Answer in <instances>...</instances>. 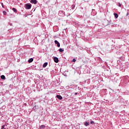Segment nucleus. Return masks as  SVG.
<instances>
[{
  "instance_id": "1",
  "label": "nucleus",
  "mask_w": 129,
  "mask_h": 129,
  "mask_svg": "<svg viewBox=\"0 0 129 129\" xmlns=\"http://www.w3.org/2000/svg\"><path fill=\"white\" fill-rule=\"evenodd\" d=\"M24 8L26 9V10H31V8H32V4H26L24 5Z\"/></svg>"
},
{
  "instance_id": "2",
  "label": "nucleus",
  "mask_w": 129,
  "mask_h": 129,
  "mask_svg": "<svg viewBox=\"0 0 129 129\" xmlns=\"http://www.w3.org/2000/svg\"><path fill=\"white\" fill-rule=\"evenodd\" d=\"M58 15L60 17H64L65 16V12L63 11H60L58 12Z\"/></svg>"
},
{
  "instance_id": "3",
  "label": "nucleus",
  "mask_w": 129,
  "mask_h": 129,
  "mask_svg": "<svg viewBox=\"0 0 129 129\" xmlns=\"http://www.w3.org/2000/svg\"><path fill=\"white\" fill-rule=\"evenodd\" d=\"M53 60H54L55 63H58V62H59V58H58V57H54L53 58Z\"/></svg>"
},
{
  "instance_id": "4",
  "label": "nucleus",
  "mask_w": 129,
  "mask_h": 129,
  "mask_svg": "<svg viewBox=\"0 0 129 129\" xmlns=\"http://www.w3.org/2000/svg\"><path fill=\"white\" fill-rule=\"evenodd\" d=\"M54 43L57 45V47H60V43H59V41H58L57 40H55Z\"/></svg>"
},
{
  "instance_id": "5",
  "label": "nucleus",
  "mask_w": 129,
  "mask_h": 129,
  "mask_svg": "<svg viewBox=\"0 0 129 129\" xmlns=\"http://www.w3.org/2000/svg\"><path fill=\"white\" fill-rule=\"evenodd\" d=\"M31 4H33L34 5H36L37 4V0H31L30 1Z\"/></svg>"
},
{
  "instance_id": "6",
  "label": "nucleus",
  "mask_w": 129,
  "mask_h": 129,
  "mask_svg": "<svg viewBox=\"0 0 129 129\" xmlns=\"http://www.w3.org/2000/svg\"><path fill=\"white\" fill-rule=\"evenodd\" d=\"M56 97L57 98H58V99H59V100H62V97L61 96V95H56Z\"/></svg>"
},
{
  "instance_id": "7",
  "label": "nucleus",
  "mask_w": 129,
  "mask_h": 129,
  "mask_svg": "<svg viewBox=\"0 0 129 129\" xmlns=\"http://www.w3.org/2000/svg\"><path fill=\"white\" fill-rule=\"evenodd\" d=\"M33 61H34V58H31L28 60V62L29 63H32V62H33Z\"/></svg>"
},
{
  "instance_id": "8",
  "label": "nucleus",
  "mask_w": 129,
  "mask_h": 129,
  "mask_svg": "<svg viewBox=\"0 0 129 129\" xmlns=\"http://www.w3.org/2000/svg\"><path fill=\"white\" fill-rule=\"evenodd\" d=\"M48 65V62H44L43 64V68H45V67Z\"/></svg>"
},
{
  "instance_id": "9",
  "label": "nucleus",
  "mask_w": 129,
  "mask_h": 129,
  "mask_svg": "<svg viewBox=\"0 0 129 129\" xmlns=\"http://www.w3.org/2000/svg\"><path fill=\"white\" fill-rule=\"evenodd\" d=\"M1 79H3V80H6V76L5 75H2L1 76Z\"/></svg>"
},
{
  "instance_id": "10",
  "label": "nucleus",
  "mask_w": 129,
  "mask_h": 129,
  "mask_svg": "<svg viewBox=\"0 0 129 129\" xmlns=\"http://www.w3.org/2000/svg\"><path fill=\"white\" fill-rule=\"evenodd\" d=\"M45 127V125H41L40 126L39 129H44Z\"/></svg>"
},
{
  "instance_id": "11",
  "label": "nucleus",
  "mask_w": 129,
  "mask_h": 129,
  "mask_svg": "<svg viewBox=\"0 0 129 129\" xmlns=\"http://www.w3.org/2000/svg\"><path fill=\"white\" fill-rule=\"evenodd\" d=\"M84 125L85 126H88V125H89V122H85Z\"/></svg>"
},
{
  "instance_id": "12",
  "label": "nucleus",
  "mask_w": 129,
  "mask_h": 129,
  "mask_svg": "<svg viewBox=\"0 0 129 129\" xmlns=\"http://www.w3.org/2000/svg\"><path fill=\"white\" fill-rule=\"evenodd\" d=\"M114 16L116 19H117L118 18V15L116 13H114Z\"/></svg>"
},
{
  "instance_id": "13",
  "label": "nucleus",
  "mask_w": 129,
  "mask_h": 129,
  "mask_svg": "<svg viewBox=\"0 0 129 129\" xmlns=\"http://www.w3.org/2000/svg\"><path fill=\"white\" fill-rule=\"evenodd\" d=\"M12 10L13 11V12H14V13H17V9H16V8H13V9H12Z\"/></svg>"
},
{
  "instance_id": "14",
  "label": "nucleus",
  "mask_w": 129,
  "mask_h": 129,
  "mask_svg": "<svg viewBox=\"0 0 129 129\" xmlns=\"http://www.w3.org/2000/svg\"><path fill=\"white\" fill-rule=\"evenodd\" d=\"M58 51L61 52H64V49L60 48Z\"/></svg>"
},
{
  "instance_id": "15",
  "label": "nucleus",
  "mask_w": 129,
  "mask_h": 129,
  "mask_svg": "<svg viewBox=\"0 0 129 129\" xmlns=\"http://www.w3.org/2000/svg\"><path fill=\"white\" fill-rule=\"evenodd\" d=\"M75 8V5L73 4L72 6V9H74Z\"/></svg>"
},
{
  "instance_id": "16",
  "label": "nucleus",
  "mask_w": 129,
  "mask_h": 129,
  "mask_svg": "<svg viewBox=\"0 0 129 129\" xmlns=\"http://www.w3.org/2000/svg\"><path fill=\"white\" fill-rule=\"evenodd\" d=\"M117 6L118 7H121V4L120 3H118Z\"/></svg>"
},
{
  "instance_id": "17",
  "label": "nucleus",
  "mask_w": 129,
  "mask_h": 129,
  "mask_svg": "<svg viewBox=\"0 0 129 129\" xmlns=\"http://www.w3.org/2000/svg\"><path fill=\"white\" fill-rule=\"evenodd\" d=\"M1 5L2 6V8H3V9H5V6H4V3H1Z\"/></svg>"
},
{
  "instance_id": "18",
  "label": "nucleus",
  "mask_w": 129,
  "mask_h": 129,
  "mask_svg": "<svg viewBox=\"0 0 129 129\" xmlns=\"http://www.w3.org/2000/svg\"><path fill=\"white\" fill-rule=\"evenodd\" d=\"M3 14H4V15H7V12H6V11H3Z\"/></svg>"
},
{
  "instance_id": "19",
  "label": "nucleus",
  "mask_w": 129,
  "mask_h": 129,
  "mask_svg": "<svg viewBox=\"0 0 129 129\" xmlns=\"http://www.w3.org/2000/svg\"><path fill=\"white\" fill-rule=\"evenodd\" d=\"M5 125H2V127H1V129L5 128Z\"/></svg>"
},
{
  "instance_id": "20",
  "label": "nucleus",
  "mask_w": 129,
  "mask_h": 129,
  "mask_svg": "<svg viewBox=\"0 0 129 129\" xmlns=\"http://www.w3.org/2000/svg\"><path fill=\"white\" fill-rule=\"evenodd\" d=\"M72 62H76V59L74 58V59H73Z\"/></svg>"
},
{
  "instance_id": "21",
  "label": "nucleus",
  "mask_w": 129,
  "mask_h": 129,
  "mask_svg": "<svg viewBox=\"0 0 129 129\" xmlns=\"http://www.w3.org/2000/svg\"><path fill=\"white\" fill-rule=\"evenodd\" d=\"M90 123L91 124H93V123H94V121H91Z\"/></svg>"
},
{
  "instance_id": "22",
  "label": "nucleus",
  "mask_w": 129,
  "mask_h": 129,
  "mask_svg": "<svg viewBox=\"0 0 129 129\" xmlns=\"http://www.w3.org/2000/svg\"><path fill=\"white\" fill-rule=\"evenodd\" d=\"M77 94H78V93H75V95H77Z\"/></svg>"
},
{
  "instance_id": "23",
  "label": "nucleus",
  "mask_w": 129,
  "mask_h": 129,
  "mask_svg": "<svg viewBox=\"0 0 129 129\" xmlns=\"http://www.w3.org/2000/svg\"><path fill=\"white\" fill-rule=\"evenodd\" d=\"M93 13V12H91L92 15Z\"/></svg>"
}]
</instances>
